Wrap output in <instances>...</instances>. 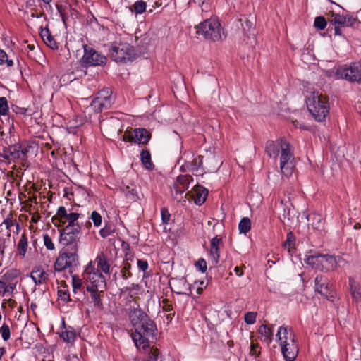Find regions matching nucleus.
Returning a JSON list of instances; mask_svg holds the SVG:
<instances>
[{
    "label": "nucleus",
    "instance_id": "f257e3e1",
    "mask_svg": "<svg viewBox=\"0 0 361 361\" xmlns=\"http://www.w3.org/2000/svg\"><path fill=\"white\" fill-rule=\"evenodd\" d=\"M265 152L269 157L274 159L280 154V169L283 176L288 177L293 173L295 167L294 156L290 151V144L285 140L267 141Z\"/></svg>",
    "mask_w": 361,
    "mask_h": 361
},
{
    "label": "nucleus",
    "instance_id": "f03ea898",
    "mask_svg": "<svg viewBox=\"0 0 361 361\" xmlns=\"http://www.w3.org/2000/svg\"><path fill=\"white\" fill-rule=\"evenodd\" d=\"M307 109L315 121H323L329 113V99L319 92H310L306 97Z\"/></svg>",
    "mask_w": 361,
    "mask_h": 361
},
{
    "label": "nucleus",
    "instance_id": "7ed1b4c3",
    "mask_svg": "<svg viewBox=\"0 0 361 361\" xmlns=\"http://www.w3.org/2000/svg\"><path fill=\"white\" fill-rule=\"evenodd\" d=\"M80 214L78 212H68L67 209L61 206L58 208L56 214L52 216L51 222L56 227L71 230H82V224L78 220Z\"/></svg>",
    "mask_w": 361,
    "mask_h": 361
},
{
    "label": "nucleus",
    "instance_id": "20e7f679",
    "mask_svg": "<svg viewBox=\"0 0 361 361\" xmlns=\"http://www.w3.org/2000/svg\"><path fill=\"white\" fill-rule=\"evenodd\" d=\"M334 255H324L315 252L306 256L305 262L313 268L319 269L322 271H329L334 270L340 261Z\"/></svg>",
    "mask_w": 361,
    "mask_h": 361
},
{
    "label": "nucleus",
    "instance_id": "39448f33",
    "mask_svg": "<svg viewBox=\"0 0 361 361\" xmlns=\"http://www.w3.org/2000/svg\"><path fill=\"white\" fill-rule=\"evenodd\" d=\"M197 34L216 42L223 39L224 32L217 19L209 18L199 24L197 27Z\"/></svg>",
    "mask_w": 361,
    "mask_h": 361
},
{
    "label": "nucleus",
    "instance_id": "423d86ee",
    "mask_svg": "<svg viewBox=\"0 0 361 361\" xmlns=\"http://www.w3.org/2000/svg\"><path fill=\"white\" fill-rule=\"evenodd\" d=\"M109 56L116 62L131 61L135 56L134 48L127 42H114L109 49Z\"/></svg>",
    "mask_w": 361,
    "mask_h": 361
},
{
    "label": "nucleus",
    "instance_id": "0eeeda50",
    "mask_svg": "<svg viewBox=\"0 0 361 361\" xmlns=\"http://www.w3.org/2000/svg\"><path fill=\"white\" fill-rule=\"evenodd\" d=\"M336 74L338 78L361 84V62L355 61L349 66H340L336 69Z\"/></svg>",
    "mask_w": 361,
    "mask_h": 361
},
{
    "label": "nucleus",
    "instance_id": "6e6552de",
    "mask_svg": "<svg viewBox=\"0 0 361 361\" xmlns=\"http://www.w3.org/2000/svg\"><path fill=\"white\" fill-rule=\"evenodd\" d=\"M83 278L86 281L85 287L95 289H106V280L99 269L89 266L83 274Z\"/></svg>",
    "mask_w": 361,
    "mask_h": 361
},
{
    "label": "nucleus",
    "instance_id": "1a4fd4ad",
    "mask_svg": "<svg viewBox=\"0 0 361 361\" xmlns=\"http://www.w3.org/2000/svg\"><path fill=\"white\" fill-rule=\"evenodd\" d=\"M84 54L81 59V64L84 67L102 66L106 63V57L87 44L82 45Z\"/></svg>",
    "mask_w": 361,
    "mask_h": 361
},
{
    "label": "nucleus",
    "instance_id": "9d476101",
    "mask_svg": "<svg viewBox=\"0 0 361 361\" xmlns=\"http://www.w3.org/2000/svg\"><path fill=\"white\" fill-rule=\"evenodd\" d=\"M78 251L61 252L54 263L56 271H62L68 268L76 267L78 264Z\"/></svg>",
    "mask_w": 361,
    "mask_h": 361
},
{
    "label": "nucleus",
    "instance_id": "9b49d317",
    "mask_svg": "<svg viewBox=\"0 0 361 361\" xmlns=\"http://www.w3.org/2000/svg\"><path fill=\"white\" fill-rule=\"evenodd\" d=\"M82 230L59 229V243L65 246H71V250L78 251Z\"/></svg>",
    "mask_w": 361,
    "mask_h": 361
},
{
    "label": "nucleus",
    "instance_id": "f8f14e48",
    "mask_svg": "<svg viewBox=\"0 0 361 361\" xmlns=\"http://www.w3.org/2000/svg\"><path fill=\"white\" fill-rule=\"evenodd\" d=\"M133 342L138 350L147 355V357L142 361H157L159 356V350L154 346H151L149 340H133Z\"/></svg>",
    "mask_w": 361,
    "mask_h": 361
},
{
    "label": "nucleus",
    "instance_id": "ddd939ff",
    "mask_svg": "<svg viewBox=\"0 0 361 361\" xmlns=\"http://www.w3.org/2000/svg\"><path fill=\"white\" fill-rule=\"evenodd\" d=\"M135 305L130 306L128 310V318L134 329L136 327L139 328L140 324H142L149 318V317L140 308L138 304L135 302Z\"/></svg>",
    "mask_w": 361,
    "mask_h": 361
},
{
    "label": "nucleus",
    "instance_id": "4468645a",
    "mask_svg": "<svg viewBox=\"0 0 361 361\" xmlns=\"http://www.w3.org/2000/svg\"><path fill=\"white\" fill-rule=\"evenodd\" d=\"M136 334L140 336L139 338H145L147 337H155L157 336L158 329L155 322L150 318L142 324L139 325V328L135 329Z\"/></svg>",
    "mask_w": 361,
    "mask_h": 361
},
{
    "label": "nucleus",
    "instance_id": "2eb2a0df",
    "mask_svg": "<svg viewBox=\"0 0 361 361\" xmlns=\"http://www.w3.org/2000/svg\"><path fill=\"white\" fill-rule=\"evenodd\" d=\"M316 290L329 300H333L334 295L331 285L328 279L322 275L317 276L314 280Z\"/></svg>",
    "mask_w": 361,
    "mask_h": 361
},
{
    "label": "nucleus",
    "instance_id": "dca6fc26",
    "mask_svg": "<svg viewBox=\"0 0 361 361\" xmlns=\"http://www.w3.org/2000/svg\"><path fill=\"white\" fill-rule=\"evenodd\" d=\"M281 345V352L286 361H294L298 353L296 340H285Z\"/></svg>",
    "mask_w": 361,
    "mask_h": 361
},
{
    "label": "nucleus",
    "instance_id": "f3484780",
    "mask_svg": "<svg viewBox=\"0 0 361 361\" xmlns=\"http://www.w3.org/2000/svg\"><path fill=\"white\" fill-rule=\"evenodd\" d=\"M329 21L334 25H340L342 27H351L357 21L356 18L352 16H343L334 13V12L329 13Z\"/></svg>",
    "mask_w": 361,
    "mask_h": 361
},
{
    "label": "nucleus",
    "instance_id": "a211bd4d",
    "mask_svg": "<svg viewBox=\"0 0 361 361\" xmlns=\"http://www.w3.org/2000/svg\"><path fill=\"white\" fill-rule=\"evenodd\" d=\"M193 180L190 175H180L177 177L173 185V190L176 195H181L189 188L190 182Z\"/></svg>",
    "mask_w": 361,
    "mask_h": 361
},
{
    "label": "nucleus",
    "instance_id": "6ab92c4d",
    "mask_svg": "<svg viewBox=\"0 0 361 361\" xmlns=\"http://www.w3.org/2000/svg\"><path fill=\"white\" fill-rule=\"evenodd\" d=\"M86 290L90 294V302L93 303L94 307L99 310H103L102 302L103 293L105 290L95 289L92 288H86Z\"/></svg>",
    "mask_w": 361,
    "mask_h": 361
},
{
    "label": "nucleus",
    "instance_id": "aec40b11",
    "mask_svg": "<svg viewBox=\"0 0 361 361\" xmlns=\"http://www.w3.org/2000/svg\"><path fill=\"white\" fill-rule=\"evenodd\" d=\"M135 143L139 145H146L151 137V133L147 129L143 128H134Z\"/></svg>",
    "mask_w": 361,
    "mask_h": 361
},
{
    "label": "nucleus",
    "instance_id": "412c9836",
    "mask_svg": "<svg viewBox=\"0 0 361 361\" xmlns=\"http://www.w3.org/2000/svg\"><path fill=\"white\" fill-rule=\"evenodd\" d=\"M221 239L219 238L217 236H215L212 238L210 242V256L212 258L215 264H217L219 262L220 257V250H219V244Z\"/></svg>",
    "mask_w": 361,
    "mask_h": 361
},
{
    "label": "nucleus",
    "instance_id": "4be33fe9",
    "mask_svg": "<svg viewBox=\"0 0 361 361\" xmlns=\"http://www.w3.org/2000/svg\"><path fill=\"white\" fill-rule=\"evenodd\" d=\"M351 297L356 302H361V284L355 281L353 277L348 279Z\"/></svg>",
    "mask_w": 361,
    "mask_h": 361
},
{
    "label": "nucleus",
    "instance_id": "5701e85b",
    "mask_svg": "<svg viewBox=\"0 0 361 361\" xmlns=\"http://www.w3.org/2000/svg\"><path fill=\"white\" fill-rule=\"evenodd\" d=\"M40 36L47 46L54 50L58 49V44L48 28L42 29Z\"/></svg>",
    "mask_w": 361,
    "mask_h": 361
},
{
    "label": "nucleus",
    "instance_id": "b1692460",
    "mask_svg": "<svg viewBox=\"0 0 361 361\" xmlns=\"http://www.w3.org/2000/svg\"><path fill=\"white\" fill-rule=\"evenodd\" d=\"M95 261L97 263V269H100L105 274H109L110 264L109 262V260L107 259L106 256L103 252H101L97 255Z\"/></svg>",
    "mask_w": 361,
    "mask_h": 361
},
{
    "label": "nucleus",
    "instance_id": "393cba45",
    "mask_svg": "<svg viewBox=\"0 0 361 361\" xmlns=\"http://www.w3.org/2000/svg\"><path fill=\"white\" fill-rule=\"evenodd\" d=\"M48 276L49 274L40 268L33 269L31 273V278L36 285L46 282Z\"/></svg>",
    "mask_w": 361,
    "mask_h": 361
},
{
    "label": "nucleus",
    "instance_id": "a878e982",
    "mask_svg": "<svg viewBox=\"0 0 361 361\" xmlns=\"http://www.w3.org/2000/svg\"><path fill=\"white\" fill-rule=\"evenodd\" d=\"M97 98L100 102L104 103V109H109L111 106V92L108 89L102 90L99 92Z\"/></svg>",
    "mask_w": 361,
    "mask_h": 361
},
{
    "label": "nucleus",
    "instance_id": "bb28decb",
    "mask_svg": "<svg viewBox=\"0 0 361 361\" xmlns=\"http://www.w3.org/2000/svg\"><path fill=\"white\" fill-rule=\"evenodd\" d=\"M121 190L129 202H135L137 200L138 197L136 191V187L134 185H124L121 188Z\"/></svg>",
    "mask_w": 361,
    "mask_h": 361
},
{
    "label": "nucleus",
    "instance_id": "cd10ccee",
    "mask_svg": "<svg viewBox=\"0 0 361 361\" xmlns=\"http://www.w3.org/2000/svg\"><path fill=\"white\" fill-rule=\"evenodd\" d=\"M281 205L283 207V213L282 216L284 219L290 221L294 216V207L289 201H281Z\"/></svg>",
    "mask_w": 361,
    "mask_h": 361
},
{
    "label": "nucleus",
    "instance_id": "c85d7f7f",
    "mask_svg": "<svg viewBox=\"0 0 361 361\" xmlns=\"http://www.w3.org/2000/svg\"><path fill=\"white\" fill-rule=\"evenodd\" d=\"M28 247V240L27 237L25 234V233H23L21 235V237L17 244V250L18 251V253L20 256L23 258L25 257Z\"/></svg>",
    "mask_w": 361,
    "mask_h": 361
},
{
    "label": "nucleus",
    "instance_id": "c756f323",
    "mask_svg": "<svg viewBox=\"0 0 361 361\" xmlns=\"http://www.w3.org/2000/svg\"><path fill=\"white\" fill-rule=\"evenodd\" d=\"M15 288L16 283H9L6 284L5 282L0 280V296L8 297L12 295Z\"/></svg>",
    "mask_w": 361,
    "mask_h": 361
},
{
    "label": "nucleus",
    "instance_id": "7c9ffc66",
    "mask_svg": "<svg viewBox=\"0 0 361 361\" xmlns=\"http://www.w3.org/2000/svg\"><path fill=\"white\" fill-rule=\"evenodd\" d=\"M195 197H194L195 202L197 204L201 205L203 204L207 196V191L201 186H197L195 189Z\"/></svg>",
    "mask_w": 361,
    "mask_h": 361
},
{
    "label": "nucleus",
    "instance_id": "2f4dec72",
    "mask_svg": "<svg viewBox=\"0 0 361 361\" xmlns=\"http://www.w3.org/2000/svg\"><path fill=\"white\" fill-rule=\"evenodd\" d=\"M276 336L277 338H290L294 337L293 329L286 326H281L278 329Z\"/></svg>",
    "mask_w": 361,
    "mask_h": 361
},
{
    "label": "nucleus",
    "instance_id": "473e14b6",
    "mask_svg": "<svg viewBox=\"0 0 361 361\" xmlns=\"http://www.w3.org/2000/svg\"><path fill=\"white\" fill-rule=\"evenodd\" d=\"M202 158L203 157L202 156H197L192 161L185 163V166L190 171H197L202 166Z\"/></svg>",
    "mask_w": 361,
    "mask_h": 361
},
{
    "label": "nucleus",
    "instance_id": "72a5a7b5",
    "mask_svg": "<svg viewBox=\"0 0 361 361\" xmlns=\"http://www.w3.org/2000/svg\"><path fill=\"white\" fill-rule=\"evenodd\" d=\"M140 160L147 169H152L153 164L151 161V154L148 150H142L140 152Z\"/></svg>",
    "mask_w": 361,
    "mask_h": 361
},
{
    "label": "nucleus",
    "instance_id": "f704fd0d",
    "mask_svg": "<svg viewBox=\"0 0 361 361\" xmlns=\"http://www.w3.org/2000/svg\"><path fill=\"white\" fill-rule=\"evenodd\" d=\"M73 291L75 294L82 293V281L77 275L72 276Z\"/></svg>",
    "mask_w": 361,
    "mask_h": 361
},
{
    "label": "nucleus",
    "instance_id": "c9c22d12",
    "mask_svg": "<svg viewBox=\"0 0 361 361\" xmlns=\"http://www.w3.org/2000/svg\"><path fill=\"white\" fill-rule=\"evenodd\" d=\"M251 228V221L247 217H244L241 219L238 224V229L240 233H247Z\"/></svg>",
    "mask_w": 361,
    "mask_h": 361
},
{
    "label": "nucleus",
    "instance_id": "e433bc0d",
    "mask_svg": "<svg viewBox=\"0 0 361 361\" xmlns=\"http://www.w3.org/2000/svg\"><path fill=\"white\" fill-rule=\"evenodd\" d=\"M60 337L61 338H75L76 332L73 327L68 326L66 328L64 326V330H62L60 333Z\"/></svg>",
    "mask_w": 361,
    "mask_h": 361
},
{
    "label": "nucleus",
    "instance_id": "4c0bfd02",
    "mask_svg": "<svg viewBox=\"0 0 361 361\" xmlns=\"http://www.w3.org/2000/svg\"><path fill=\"white\" fill-rule=\"evenodd\" d=\"M58 297L64 302L71 301L69 291L66 286H61V288L58 290Z\"/></svg>",
    "mask_w": 361,
    "mask_h": 361
},
{
    "label": "nucleus",
    "instance_id": "58836bf2",
    "mask_svg": "<svg viewBox=\"0 0 361 361\" xmlns=\"http://www.w3.org/2000/svg\"><path fill=\"white\" fill-rule=\"evenodd\" d=\"M115 232V229L113 226L110 224H106L104 228L99 230V235L103 238L111 235Z\"/></svg>",
    "mask_w": 361,
    "mask_h": 361
},
{
    "label": "nucleus",
    "instance_id": "ea45409f",
    "mask_svg": "<svg viewBox=\"0 0 361 361\" xmlns=\"http://www.w3.org/2000/svg\"><path fill=\"white\" fill-rule=\"evenodd\" d=\"M133 11H134L136 14H142L146 11L147 4L145 1L140 0L136 1L133 4Z\"/></svg>",
    "mask_w": 361,
    "mask_h": 361
},
{
    "label": "nucleus",
    "instance_id": "a19ab883",
    "mask_svg": "<svg viewBox=\"0 0 361 361\" xmlns=\"http://www.w3.org/2000/svg\"><path fill=\"white\" fill-rule=\"evenodd\" d=\"M259 333L267 338H271L273 336V330L271 328L267 326L265 324H262L259 328Z\"/></svg>",
    "mask_w": 361,
    "mask_h": 361
},
{
    "label": "nucleus",
    "instance_id": "79ce46f5",
    "mask_svg": "<svg viewBox=\"0 0 361 361\" xmlns=\"http://www.w3.org/2000/svg\"><path fill=\"white\" fill-rule=\"evenodd\" d=\"M19 149L20 145L18 144L9 146L11 161H16V160H19Z\"/></svg>",
    "mask_w": 361,
    "mask_h": 361
},
{
    "label": "nucleus",
    "instance_id": "37998d69",
    "mask_svg": "<svg viewBox=\"0 0 361 361\" xmlns=\"http://www.w3.org/2000/svg\"><path fill=\"white\" fill-rule=\"evenodd\" d=\"M314 25L319 30H323L326 26V20L323 16L316 17L314 19Z\"/></svg>",
    "mask_w": 361,
    "mask_h": 361
},
{
    "label": "nucleus",
    "instance_id": "c03bdc74",
    "mask_svg": "<svg viewBox=\"0 0 361 361\" xmlns=\"http://www.w3.org/2000/svg\"><path fill=\"white\" fill-rule=\"evenodd\" d=\"M295 236L292 232L287 234L286 240L283 243V247L288 250H290L294 245Z\"/></svg>",
    "mask_w": 361,
    "mask_h": 361
},
{
    "label": "nucleus",
    "instance_id": "a18cd8bd",
    "mask_svg": "<svg viewBox=\"0 0 361 361\" xmlns=\"http://www.w3.org/2000/svg\"><path fill=\"white\" fill-rule=\"evenodd\" d=\"M91 107L97 113L102 112L104 109H105L104 103L100 102V101L97 99V97L92 100L91 103Z\"/></svg>",
    "mask_w": 361,
    "mask_h": 361
},
{
    "label": "nucleus",
    "instance_id": "49530a36",
    "mask_svg": "<svg viewBox=\"0 0 361 361\" xmlns=\"http://www.w3.org/2000/svg\"><path fill=\"white\" fill-rule=\"evenodd\" d=\"M44 245L48 250H55V245L52 239L48 234L43 235Z\"/></svg>",
    "mask_w": 361,
    "mask_h": 361
},
{
    "label": "nucleus",
    "instance_id": "de8ad7c7",
    "mask_svg": "<svg viewBox=\"0 0 361 361\" xmlns=\"http://www.w3.org/2000/svg\"><path fill=\"white\" fill-rule=\"evenodd\" d=\"M5 63L8 67H11L13 65V61L8 59L7 54L3 49H0V65Z\"/></svg>",
    "mask_w": 361,
    "mask_h": 361
},
{
    "label": "nucleus",
    "instance_id": "09e8293b",
    "mask_svg": "<svg viewBox=\"0 0 361 361\" xmlns=\"http://www.w3.org/2000/svg\"><path fill=\"white\" fill-rule=\"evenodd\" d=\"M8 111V101L6 97H0V115H6Z\"/></svg>",
    "mask_w": 361,
    "mask_h": 361
},
{
    "label": "nucleus",
    "instance_id": "8fccbe9b",
    "mask_svg": "<svg viewBox=\"0 0 361 361\" xmlns=\"http://www.w3.org/2000/svg\"><path fill=\"white\" fill-rule=\"evenodd\" d=\"M134 133V129L130 128L127 129L124 135H123L122 140L125 142H135V137L133 134Z\"/></svg>",
    "mask_w": 361,
    "mask_h": 361
},
{
    "label": "nucleus",
    "instance_id": "3c124183",
    "mask_svg": "<svg viewBox=\"0 0 361 361\" xmlns=\"http://www.w3.org/2000/svg\"><path fill=\"white\" fill-rule=\"evenodd\" d=\"M250 355L252 356L259 357L261 352H260V347L259 344L257 342H254L253 340H252V342L250 343Z\"/></svg>",
    "mask_w": 361,
    "mask_h": 361
},
{
    "label": "nucleus",
    "instance_id": "603ef678",
    "mask_svg": "<svg viewBox=\"0 0 361 361\" xmlns=\"http://www.w3.org/2000/svg\"><path fill=\"white\" fill-rule=\"evenodd\" d=\"M257 313L254 312H249L245 314V322L247 324H253L256 321Z\"/></svg>",
    "mask_w": 361,
    "mask_h": 361
},
{
    "label": "nucleus",
    "instance_id": "864d4df0",
    "mask_svg": "<svg viewBox=\"0 0 361 361\" xmlns=\"http://www.w3.org/2000/svg\"><path fill=\"white\" fill-rule=\"evenodd\" d=\"M92 220L94 226H99L102 224V218L99 213L96 211H93L90 216Z\"/></svg>",
    "mask_w": 361,
    "mask_h": 361
},
{
    "label": "nucleus",
    "instance_id": "5fc2aeb1",
    "mask_svg": "<svg viewBox=\"0 0 361 361\" xmlns=\"http://www.w3.org/2000/svg\"><path fill=\"white\" fill-rule=\"evenodd\" d=\"M30 151V147L25 146L23 147L20 145V149H19V160L20 161H25L27 159V153Z\"/></svg>",
    "mask_w": 361,
    "mask_h": 361
},
{
    "label": "nucleus",
    "instance_id": "6e6d98bb",
    "mask_svg": "<svg viewBox=\"0 0 361 361\" xmlns=\"http://www.w3.org/2000/svg\"><path fill=\"white\" fill-rule=\"evenodd\" d=\"M131 265L129 263H126L124 267L121 269V275L123 279H127L132 276V273L129 271Z\"/></svg>",
    "mask_w": 361,
    "mask_h": 361
},
{
    "label": "nucleus",
    "instance_id": "4d7b16f0",
    "mask_svg": "<svg viewBox=\"0 0 361 361\" xmlns=\"http://www.w3.org/2000/svg\"><path fill=\"white\" fill-rule=\"evenodd\" d=\"M161 216L162 222L165 224H168L170 220L171 215L166 208L164 207L161 209Z\"/></svg>",
    "mask_w": 361,
    "mask_h": 361
},
{
    "label": "nucleus",
    "instance_id": "13d9d810",
    "mask_svg": "<svg viewBox=\"0 0 361 361\" xmlns=\"http://www.w3.org/2000/svg\"><path fill=\"white\" fill-rule=\"evenodd\" d=\"M196 267L202 273L207 270V262L204 259H200L195 264Z\"/></svg>",
    "mask_w": 361,
    "mask_h": 361
},
{
    "label": "nucleus",
    "instance_id": "bf43d9fd",
    "mask_svg": "<svg viewBox=\"0 0 361 361\" xmlns=\"http://www.w3.org/2000/svg\"><path fill=\"white\" fill-rule=\"evenodd\" d=\"M137 267L140 270L145 272L148 269V262L146 260L138 259L137 260Z\"/></svg>",
    "mask_w": 361,
    "mask_h": 361
},
{
    "label": "nucleus",
    "instance_id": "052dcab7",
    "mask_svg": "<svg viewBox=\"0 0 361 361\" xmlns=\"http://www.w3.org/2000/svg\"><path fill=\"white\" fill-rule=\"evenodd\" d=\"M162 310L166 312H173V309L172 305L169 304L166 300H163Z\"/></svg>",
    "mask_w": 361,
    "mask_h": 361
},
{
    "label": "nucleus",
    "instance_id": "680f3d73",
    "mask_svg": "<svg viewBox=\"0 0 361 361\" xmlns=\"http://www.w3.org/2000/svg\"><path fill=\"white\" fill-rule=\"evenodd\" d=\"M178 283L179 284H182L183 286H185V288H183L182 289H179L178 291H176V293H178V294H183V293H185V290L188 289V284L186 283V280L184 279H181L178 281Z\"/></svg>",
    "mask_w": 361,
    "mask_h": 361
},
{
    "label": "nucleus",
    "instance_id": "e2e57ef3",
    "mask_svg": "<svg viewBox=\"0 0 361 361\" xmlns=\"http://www.w3.org/2000/svg\"><path fill=\"white\" fill-rule=\"evenodd\" d=\"M3 224L5 226L6 228L8 230L13 225V222L11 218H6L4 220Z\"/></svg>",
    "mask_w": 361,
    "mask_h": 361
},
{
    "label": "nucleus",
    "instance_id": "0e129e2a",
    "mask_svg": "<svg viewBox=\"0 0 361 361\" xmlns=\"http://www.w3.org/2000/svg\"><path fill=\"white\" fill-rule=\"evenodd\" d=\"M9 150V146L3 149V157L7 160L11 161V157Z\"/></svg>",
    "mask_w": 361,
    "mask_h": 361
},
{
    "label": "nucleus",
    "instance_id": "69168bd1",
    "mask_svg": "<svg viewBox=\"0 0 361 361\" xmlns=\"http://www.w3.org/2000/svg\"><path fill=\"white\" fill-rule=\"evenodd\" d=\"M234 271L235 274L238 276H241L243 274V268L241 267H235L234 268Z\"/></svg>",
    "mask_w": 361,
    "mask_h": 361
},
{
    "label": "nucleus",
    "instance_id": "338daca9",
    "mask_svg": "<svg viewBox=\"0 0 361 361\" xmlns=\"http://www.w3.org/2000/svg\"><path fill=\"white\" fill-rule=\"evenodd\" d=\"M174 315H175V312H169V314H166L165 317H166V322L167 323H170L172 321Z\"/></svg>",
    "mask_w": 361,
    "mask_h": 361
},
{
    "label": "nucleus",
    "instance_id": "774afa93",
    "mask_svg": "<svg viewBox=\"0 0 361 361\" xmlns=\"http://www.w3.org/2000/svg\"><path fill=\"white\" fill-rule=\"evenodd\" d=\"M6 301H7L8 305L11 308H14L17 305L16 302L11 298H9Z\"/></svg>",
    "mask_w": 361,
    "mask_h": 361
}]
</instances>
